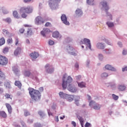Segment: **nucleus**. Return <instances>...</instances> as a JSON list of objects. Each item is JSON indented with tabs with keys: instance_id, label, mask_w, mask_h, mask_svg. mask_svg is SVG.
I'll list each match as a JSON object with an SVG mask.
<instances>
[{
	"instance_id": "f257e3e1",
	"label": "nucleus",
	"mask_w": 127,
	"mask_h": 127,
	"mask_svg": "<svg viewBox=\"0 0 127 127\" xmlns=\"http://www.w3.org/2000/svg\"><path fill=\"white\" fill-rule=\"evenodd\" d=\"M66 77L67 76L65 74L63 78L62 87L63 89H65L66 88L70 93H76L77 91V87L75 85L71 84L73 81V78L70 76L66 78Z\"/></svg>"
},
{
	"instance_id": "f03ea898",
	"label": "nucleus",
	"mask_w": 127,
	"mask_h": 127,
	"mask_svg": "<svg viewBox=\"0 0 127 127\" xmlns=\"http://www.w3.org/2000/svg\"><path fill=\"white\" fill-rule=\"evenodd\" d=\"M28 90L31 99L34 100V101H38V100H40L41 94L39 91L35 90L32 88H29Z\"/></svg>"
},
{
	"instance_id": "7ed1b4c3",
	"label": "nucleus",
	"mask_w": 127,
	"mask_h": 127,
	"mask_svg": "<svg viewBox=\"0 0 127 127\" xmlns=\"http://www.w3.org/2000/svg\"><path fill=\"white\" fill-rule=\"evenodd\" d=\"M66 52L70 55H72L73 56H78V51L73 48V47L68 45L66 46L65 50Z\"/></svg>"
},
{
	"instance_id": "20e7f679",
	"label": "nucleus",
	"mask_w": 127,
	"mask_h": 127,
	"mask_svg": "<svg viewBox=\"0 0 127 127\" xmlns=\"http://www.w3.org/2000/svg\"><path fill=\"white\" fill-rule=\"evenodd\" d=\"M89 106L91 107V108H93L94 110H96V111H99V110H100L101 108H102V105L96 103V102L93 100H91L89 102Z\"/></svg>"
},
{
	"instance_id": "39448f33",
	"label": "nucleus",
	"mask_w": 127,
	"mask_h": 127,
	"mask_svg": "<svg viewBox=\"0 0 127 127\" xmlns=\"http://www.w3.org/2000/svg\"><path fill=\"white\" fill-rule=\"evenodd\" d=\"M61 0H50L49 4L51 9H56V7L58 5V2Z\"/></svg>"
},
{
	"instance_id": "423d86ee",
	"label": "nucleus",
	"mask_w": 127,
	"mask_h": 127,
	"mask_svg": "<svg viewBox=\"0 0 127 127\" xmlns=\"http://www.w3.org/2000/svg\"><path fill=\"white\" fill-rule=\"evenodd\" d=\"M100 6L102 10H105V12L110 9V6H109L108 2L106 1H102L100 2Z\"/></svg>"
},
{
	"instance_id": "0eeeda50",
	"label": "nucleus",
	"mask_w": 127,
	"mask_h": 127,
	"mask_svg": "<svg viewBox=\"0 0 127 127\" xmlns=\"http://www.w3.org/2000/svg\"><path fill=\"white\" fill-rule=\"evenodd\" d=\"M45 69L46 73L48 74H52L53 72H54V67L52 64H47L45 66Z\"/></svg>"
},
{
	"instance_id": "6e6552de",
	"label": "nucleus",
	"mask_w": 127,
	"mask_h": 127,
	"mask_svg": "<svg viewBox=\"0 0 127 127\" xmlns=\"http://www.w3.org/2000/svg\"><path fill=\"white\" fill-rule=\"evenodd\" d=\"M33 10V8L30 6H28L27 7H22L20 9V11L21 12H23L24 13H31Z\"/></svg>"
},
{
	"instance_id": "1a4fd4ad",
	"label": "nucleus",
	"mask_w": 127,
	"mask_h": 127,
	"mask_svg": "<svg viewBox=\"0 0 127 127\" xmlns=\"http://www.w3.org/2000/svg\"><path fill=\"white\" fill-rule=\"evenodd\" d=\"M45 22V20L42 18L41 16H38L35 19V23L37 25H41V24H43Z\"/></svg>"
},
{
	"instance_id": "9d476101",
	"label": "nucleus",
	"mask_w": 127,
	"mask_h": 127,
	"mask_svg": "<svg viewBox=\"0 0 127 127\" xmlns=\"http://www.w3.org/2000/svg\"><path fill=\"white\" fill-rule=\"evenodd\" d=\"M106 86L108 88L110 87L113 91L117 90V83L115 81L107 83L106 84Z\"/></svg>"
},
{
	"instance_id": "9b49d317",
	"label": "nucleus",
	"mask_w": 127,
	"mask_h": 127,
	"mask_svg": "<svg viewBox=\"0 0 127 127\" xmlns=\"http://www.w3.org/2000/svg\"><path fill=\"white\" fill-rule=\"evenodd\" d=\"M105 68L106 70H108V71H112V72L118 71V69H117V68L115 67V66H113L110 64H107L105 65Z\"/></svg>"
},
{
	"instance_id": "f8f14e48",
	"label": "nucleus",
	"mask_w": 127,
	"mask_h": 127,
	"mask_svg": "<svg viewBox=\"0 0 127 127\" xmlns=\"http://www.w3.org/2000/svg\"><path fill=\"white\" fill-rule=\"evenodd\" d=\"M117 90L119 92H125L127 91V86L123 83L119 84L117 86Z\"/></svg>"
},
{
	"instance_id": "ddd939ff",
	"label": "nucleus",
	"mask_w": 127,
	"mask_h": 127,
	"mask_svg": "<svg viewBox=\"0 0 127 127\" xmlns=\"http://www.w3.org/2000/svg\"><path fill=\"white\" fill-rule=\"evenodd\" d=\"M96 47L97 49L103 50L106 48V44L103 42H98L96 44Z\"/></svg>"
},
{
	"instance_id": "4468645a",
	"label": "nucleus",
	"mask_w": 127,
	"mask_h": 127,
	"mask_svg": "<svg viewBox=\"0 0 127 127\" xmlns=\"http://www.w3.org/2000/svg\"><path fill=\"white\" fill-rule=\"evenodd\" d=\"M84 44L86 45V49H90V50H92L91 41H90V39L84 38Z\"/></svg>"
},
{
	"instance_id": "2eb2a0df",
	"label": "nucleus",
	"mask_w": 127,
	"mask_h": 127,
	"mask_svg": "<svg viewBox=\"0 0 127 127\" xmlns=\"http://www.w3.org/2000/svg\"><path fill=\"white\" fill-rule=\"evenodd\" d=\"M61 19L63 23L65 25H70V23L69 21H68V20H67V16H66V15L63 14L61 16Z\"/></svg>"
},
{
	"instance_id": "dca6fc26",
	"label": "nucleus",
	"mask_w": 127,
	"mask_h": 127,
	"mask_svg": "<svg viewBox=\"0 0 127 127\" xmlns=\"http://www.w3.org/2000/svg\"><path fill=\"white\" fill-rule=\"evenodd\" d=\"M0 65H6L7 64V59L5 57L0 56Z\"/></svg>"
},
{
	"instance_id": "f3484780",
	"label": "nucleus",
	"mask_w": 127,
	"mask_h": 127,
	"mask_svg": "<svg viewBox=\"0 0 127 127\" xmlns=\"http://www.w3.org/2000/svg\"><path fill=\"white\" fill-rule=\"evenodd\" d=\"M52 35L54 38H57V39H61V38H62V36L60 34L59 32L57 31L54 32Z\"/></svg>"
},
{
	"instance_id": "a211bd4d",
	"label": "nucleus",
	"mask_w": 127,
	"mask_h": 127,
	"mask_svg": "<svg viewBox=\"0 0 127 127\" xmlns=\"http://www.w3.org/2000/svg\"><path fill=\"white\" fill-rule=\"evenodd\" d=\"M50 32V30L48 28H44L43 30L41 32V34L43 36V37H46V35Z\"/></svg>"
},
{
	"instance_id": "6ab92c4d",
	"label": "nucleus",
	"mask_w": 127,
	"mask_h": 127,
	"mask_svg": "<svg viewBox=\"0 0 127 127\" xmlns=\"http://www.w3.org/2000/svg\"><path fill=\"white\" fill-rule=\"evenodd\" d=\"M30 56L33 61H35V59H37L38 56H39V54L38 53L34 52L30 54Z\"/></svg>"
},
{
	"instance_id": "aec40b11",
	"label": "nucleus",
	"mask_w": 127,
	"mask_h": 127,
	"mask_svg": "<svg viewBox=\"0 0 127 127\" xmlns=\"http://www.w3.org/2000/svg\"><path fill=\"white\" fill-rule=\"evenodd\" d=\"M108 28H114L115 27V23L111 21H107L106 23Z\"/></svg>"
},
{
	"instance_id": "412c9836",
	"label": "nucleus",
	"mask_w": 127,
	"mask_h": 127,
	"mask_svg": "<svg viewBox=\"0 0 127 127\" xmlns=\"http://www.w3.org/2000/svg\"><path fill=\"white\" fill-rule=\"evenodd\" d=\"M103 52L107 55H111V54H113V50L111 48L104 49Z\"/></svg>"
},
{
	"instance_id": "4be33fe9",
	"label": "nucleus",
	"mask_w": 127,
	"mask_h": 127,
	"mask_svg": "<svg viewBox=\"0 0 127 127\" xmlns=\"http://www.w3.org/2000/svg\"><path fill=\"white\" fill-rule=\"evenodd\" d=\"M75 14L76 16L80 17V16H82V15H83V11H82V9L80 8H77L75 10Z\"/></svg>"
},
{
	"instance_id": "5701e85b",
	"label": "nucleus",
	"mask_w": 127,
	"mask_h": 127,
	"mask_svg": "<svg viewBox=\"0 0 127 127\" xmlns=\"http://www.w3.org/2000/svg\"><path fill=\"white\" fill-rule=\"evenodd\" d=\"M21 53V48L20 47H17L14 52V55L17 56Z\"/></svg>"
},
{
	"instance_id": "b1692460",
	"label": "nucleus",
	"mask_w": 127,
	"mask_h": 127,
	"mask_svg": "<svg viewBox=\"0 0 127 127\" xmlns=\"http://www.w3.org/2000/svg\"><path fill=\"white\" fill-rule=\"evenodd\" d=\"M68 102H72L74 100V95L67 94L66 97L65 98Z\"/></svg>"
},
{
	"instance_id": "393cba45",
	"label": "nucleus",
	"mask_w": 127,
	"mask_h": 127,
	"mask_svg": "<svg viewBox=\"0 0 127 127\" xmlns=\"http://www.w3.org/2000/svg\"><path fill=\"white\" fill-rule=\"evenodd\" d=\"M12 71H13L15 75H18V74H19V69L17 66H13L12 67Z\"/></svg>"
},
{
	"instance_id": "a878e982",
	"label": "nucleus",
	"mask_w": 127,
	"mask_h": 127,
	"mask_svg": "<svg viewBox=\"0 0 127 127\" xmlns=\"http://www.w3.org/2000/svg\"><path fill=\"white\" fill-rule=\"evenodd\" d=\"M78 86L79 87V88H86V82H78Z\"/></svg>"
},
{
	"instance_id": "bb28decb",
	"label": "nucleus",
	"mask_w": 127,
	"mask_h": 127,
	"mask_svg": "<svg viewBox=\"0 0 127 127\" xmlns=\"http://www.w3.org/2000/svg\"><path fill=\"white\" fill-rule=\"evenodd\" d=\"M5 106L7 109L8 113H9V114H11V112L12 111V109L11 108V106H10L8 103H6L5 104Z\"/></svg>"
},
{
	"instance_id": "cd10ccee",
	"label": "nucleus",
	"mask_w": 127,
	"mask_h": 127,
	"mask_svg": "<svg viewBox=\"0 0 127 127\" xmlns=\"http://www.w3.org/2000/svg\"><path fill=\"white\" fill-rule=\"evenodd\" d=\"M106 14L110 20H113V14L112 13L107 11L106 12Z\"/></svg>"
},
{
	"instance_id": "c85d7f7f",
	"label": "nucleus",
	"mask_w": 127,
	"mask_h": 127,
	"mask_svg": "<svg viewBox=\"0 0 127 127\" xmlns=\"http://www.w3.org/2000/svg\"><path fill=\"white\" fill-rule=\"evenodd\" d=\"M67 95V94L64 93L63 92H60L59 93V96L62 99H66Z\"/></svg>"
},
{
	"instance_id": "c756f323",
	"label": "nucleus",
	"mask_w": 127,
	"mask_h": 127,
	"mask_svg": "<svg viewBox=\"0 0 127 127\" xmlns=\"http://www.w3.org/2000/svg\"><path fill=\"white\" fill-rule=\"evenodd\" d=\"M24 75L26 77H29V76H30V75H31L30 70H25L24 71Z\"/></svg>"
},
{
	"instance_id": "7c9ffc66",
	"label": "nucleus",
	"mask_w": 127,
	"mask_h": 127,
	"mask_svg": "<svg viewBox=\"0 0 127 127\" xmlns=\"http://www.w3.org/2000/svg\"><path fill=\"white\" fill-rule=\"evenodd\" d=\"M15 85L19 88V89H21V86H22V84H21V82L19 81H15Z\"/></svg>"
},
{
	"instance_id": "2f4dec72",
	"label": "nucleus",
	"mask_w": 127,
	"mask_h": 127,
	"mask_svg": "<svg viewBox=\"0 0 127 127\" xmlns=\"http://www.w3.org/2000/svg\"><path fill=\"white\" fill-rule=\"evenodd\" d=\"M0 117H2V118L5 119V118H7V115H6V113H5V112L0 111Z\"/></svg>"
},
{
	"instance_id": "473e14b6",
	"label": "nucleus",
	"mask_w": 127,
	"mask_h": 127,
	"mask_svg": "<svg viewBox=\"0 0 127 127\" xmlns=\"http://www.w3.org/2000/svg\"><path fill=\"white\" fill-rule=\"evenodd\" d=\"M110 75L107 72H103L101 73V78L104 79V78H107V77H109Z\"/></svg>"
},
{
	"instance_id": "72a5a7b5",
	"label": "nucleus",
	"mask_w": 127,
	"mask_h": 127,
	"mask_svg": "<svg viewBox=\"0 0 127 127\" xmlns=\"http://www.w3.org/2000/svg\"><path fill=\"white\" fill-rule=\"evenodd\" d=\"M98 58L100 61H103L104 60V55L101 53L98 54Z\"/></svg>"
},
{
	"instance_id": "f704fd0d",
	"label": "nucleus",
	"mask_w": 127,
	"mask_h": 127,
	"mask_svg": "<svg viewBox=\"0 0 127 127\" xmlns=\"http://www.w3.org/2000/svg\"><path fill=\"white\" fill-rule=\"evenodd\" d=\"M1 10L4 14H7V13H8V10H7L4 7H2Z\"/></svg>"
},
{
	"instance_id": "c9c22d12",
	"label": "nucleus",
	"mask_w": 127,
	"mask_h": 127,
	"mask_svg": "<svg viewBox=\"0 0 127 127\" xmlns=\"http://www.w3.org/2000/svg\"><path fill=\"white\" fill-rule=\"evenodd\" d=\"M3 21L7 23H10L11 22V19L9 17L6 18L5 19H3Z\"/></svg>"
},
{
	"instance_id": "e433bc0d",
	"label": "nucleus",
	"mask_w": 127,
	"mask_h": 127,
	"mask_svg": "<svg viewBox=\"0 0 127 127\" xmlns=\"http://www.w3.org/2000/svg\"><path fill=\"white\" fill-rule=\"evenodd\" d=\"M4 43H5V40H4V38H1L0 39V46H1V45H3Z\"/></svg>"
},
{
	"instance_id": "4c0bfd02",
	"label": "nucleus",
	"mask_w": 127,
	"mask_h": 127,
	"mask_svg": "<svg viewBox=\"0 0 127 127\" xmlns=\"http://www.w3.org/2000/svg\"><path fill=\"white\" fill-rule=\"evenodd\" d=\"M87 4L90 5H93L94 4V0H87Z\"/></svg>"
},
{
	"instance_id": "58836bf2",
	"label": "nucleus",
	"mask_w": 127,
	"mask_h": 127,
	"mask_svg": "<svg viewBox=\"0 0 127 127\" xmlns=\"http://www.w3.org/2000/svg\"><path fill=\"white\" fill-rule=\"evenodd\" d=\"M112 97L113 100H114L115 101H118V100H119V96L116 95L115 94H112Z\"/></svg>"
},
{
	"instance_id": "ea45409f",
	"label": "nucleus",
	"mask_w": 127,
	"mask_h": 127,
	"mask_svg": "<svg viewBox=\"0 0 127 127\" xmlns=\"http://www.w3.org/2000/svg\"><path fill=\"white\" fill-rule=\"evenodd\" d=\"M13 15L14 17H16V18H19L18 14H17V11H14L13 12Z\"/></svg>"
},
{
	"instance_id": "a19ab883",
	"label": "nucleus",
	"mask_w": 127,
	"mask_h": 127,
	"mask_svg": "<svg viewBox=\"0 0 127 127\" xmlns=\"http://www.w3.org/2000/svg\"><path fill=\"white\" fill-rule=\"evenodd\" d=\"M38 114L41 118H43V117L45 116V114L44 113V112H43V111H39Z\"/></svg>"
},
{
	"instance_id": "79ce46f5",
	"label": "nucleus",
	"mask_w": 127,
	"mask_h": 127,
	"mask_svg": "<svg viewBox=\"0 0 127 127\" xmlns=\"http://www.w3.org/2000/svg\"><path fill=\"white\" fill-rule=\"evenodd\" d=\"M4 73L0 70V79H4Z\"/></svg>"
},
{
	"instance_id": "37998d69",
	"label": "nucleus",
	"mask_w": 127,
	"mask_h": 127,
	"mask_svg": "<svg viewBox=\"0 0 127 127\" xmlns=\"http://www.w3.org/2000/svg\"><path fill=\"white\" fill-rule=\"evenodd\" d=\"M3 31V34H4V35H8L9 34V32H8V31H7V30L5 29H3L2 30Z\"/></svg>"
},
{
	"instance_id": "c03bdc74",
	"label": "nucleus",
	"mask_w": 127,
	"mask_h": 127,
	"mask_svg": "<svg viewBox=\"0 0 127 127\" xmlns=\"http://www.w3.org/2000/svg\"><path fill=\"white\" fill-rule=\"evenodd\" d=\"M4 86L8 88V89H10V83H8V82H5L4 83Z\"/></svg>"
},
{
	"instance_id": "a18cd8bd",
	"label": "nucleus",
	"mask_w": 127,
	"mask_h": 127,
	"mask_svg": "<svg viewBox=\"0 0 127 127\" xmlns=\"http://www.w3.org/2000/svg\"><path fill=\"white\" fill-rule=\"evenodd\" d=\"M8 50H9L8 48L7 47L4 48L3 50V53H4V54H6V53L8 52Z\"/></svg>"
},
{
	"instance_id": "49530a36",
	"label": "nucleus",
	"mask_w": 127,
	"mask_h": 127,
	"mask_svg": "<svg viewBox=\"0 0 127 127\" xmlns=\"http://www.w3.org/2000/svg\"><path fill=\"white\" fill-rule=\"evenodd\" d=\"M105 41L106 44H108V45H110V46H113V43L111 42L110 41L108 40H105Z\"/></svg>"
},
{
	"instance_id": "de8ad7c7",
	"label": "nucleus",
	"mask_w": 127,
	"mask_h": 127,
	"mask_svg": "<svg viewBox=\"0 0 127 127\" xmlns=\"http://www.w3.org/2000/svg\"><path fill=\"white\" fill-rule=\"evenodd\" d=\"M90 60H86V67H87V68H89V67H90Z\"/></svg>"
},
{
	"instance_id": "09e8293b",
	"label": "nucleus",
	"mask_w": 127,
	"mask_h": 127,
	"mask_svg": "<svg viewBox=\"0 0 127 127\" xmlns=\"http://www.w3.org/2000/svg\"><path fill=\"white\" fill-rule=\"evenodd\" d=\"M74 101H80V96L74 95Z\"/></svg>"
},
{
	"instance_id": "8fccbe9b",
	"label": "nucleus",
	"mask_w": 127,
	"mask_h": 127,
	"mask_svg": "<svg viewBox=\"0 0 127 127\" xmlns=\"http://www.w3.org/2000/svg\"><path fill=\"white\" fill-rule=\"evenodd\" d=\"M122 54L124 56L127 55V49H124L122 51Z\"/></svg>"
},
{
	"instance_id": "3c124183",
	"label": "nucleus",
	"mask_w": 127,
	"mask_h": 127,
	"mask_svg": "<svg viewBox=\"0 0 127 127\" xmlns=\"http://www.w3.org/2000/svg\"><path fill=\"white\" fill-rule=\"evenodd\" d=\"M30 115V113L27 110H25L24 111V116H25V117H27V116H29Z\"/></svg>"
},
{
	"instance_id": "603ef678",
	"label": "nucleus",
	"mask_w": 127,
	"mask_h": 127,
	"mask_svg": "<svg viewBox=\"0 0 127 127\" xmlns=\"http://www.w3.org/2000/svg\"><path fill=\"white\" fill-rule=\"evenodd\" d=\"M81 78L82 76L81 75H77L75 76V80L77 81H80Z\"/></svg>"
},
{
	"instance_id": "864d4df0",
	"label": "nucleus",
	"mask_w": 127,
	"mask_h": 127,
	"mask_svg": "<svg viewBox=\"0 0 127 127\" xmlns=\"http://www.w3.org/2000/svg\"><path fill=\"white\" fill-rule=\"evenodd\" d=\"M122 72L127 71V66H124V67L122 68Z\"/></svg>"
},
{
	"instance_id": "5fc2aeb1",
	"label": "nucleus",
	"mask_w": 127,
	"mask_h": 127,
	"mask_svg": "<svg viewBox=\"0 0 127 127\" xmlns=\"http://www.w3.org/2000/svg\"><path fill=\"white\" fill-rule=\"evenodd\" d=\"M31 28H28V30L27 31V35H31Z\"/></svg>"
},
{
	"instance_id": "6e6d98bb",
	"label": "nucleus",
	"mask_w": 127,
	"mask_h": 127,
	"mask_svg": "<svg viewBox=\"0 0 127 127\" xmlns=\"http://www.w3.org/2000/svg\"><path fill=\"white\" fill-rule=\"evenodd\" d=\"M34 127H42V126L40 123H36L35 124Z\"/></svg>"
},
{
	"instance_id": "4d7b16f0",
	"label": "nucleus",
	"mask_w": 127,
	"mask_h": 127,
	"mask_svg": "<svg viewBox=\"0 0 127 127\" xmlns=\"http://www.w3.org/2000/svg\"><path fill=\"white\" fill-rule=\"evenodd\" d=\"M5 97L6 99H9L10 98V95L8 93H6L5 95ZM10 99H11V98H10Z\"/></svg>"
},
{
	"instance_id": "13d9d810",
	"label": "nucleus",
	"mask_w": 127,
	"mask_h": 127,
	"mask_svg": "<svg viewBox=\"0 0 127 127\" xmlns=\"http://www.w3.org/2000/svg\"><path fill=\"white\" fill-rule=\"evenodd\" d=\"M49 45H54V41L53 40H50L49 41Z\"/></svg>"
},
{
	"instance_id": "bf43d9fd",
	"label": "nucleus",
	"mask_w": 127,
	"mask_h": 127,
	"mask_svg": "<svg viewBox=\"0 0 127 127\" xmlns=\"http://www.w3.org/2000/svg\"><path fill=\"white\" fill-rule=\"evenodd\" d=\"M7 42L8 44H9V43H11L12 42V39L11 38L8 39Z\"/></svg>"
},
{
	"instance_id": "052dcab7",
	"label": "nucleus",
	"mask_w": 127,
	"mask_h": 127,
	"mask_svg": "<svg viewBox=\"0 0 127 127\" xmlns=\"http://www.w3.org/2000/svg\"><path fill=\"white\" fill-rule=\"evenodd\" d=\"M45 26H46V27L51 26V23H50V22H47L45 24Z\"/></svg>"
},
{
	"instance_id": "680f3d73",
	"label": "nucleus",
	"mask_w": 127,
	"mask_h": 127,
	"mask_svg": "<svg viewBox=\"0 0 127 127\" xmlns=\"http://www.w3.org/2000/svg\"><path fill=\"white\" fill-rule=\"evenodd\" d=\"M47 111H48V113L49 116H53L52 113H51V111H50V110L48 109Z\"/></svg>"
},
{
	"instance_id": "e2e57ef3",
	"label": "nucleus",
	"mask_w": 127,
	"mask_h": 127,
	"mask_svg": "<svg viewBox=\"0 0 127 127\" xmlns=\"http://www.w3.org/2000/svg\"><path fill=\"white\" fill-rule=\"evenodd\" d=\"M118 45H119V47H123V44L121 42H118Z\"/></svg>"
},
{
	"instance_id": "0e129e2a",
	"label": "nucleus",
	"mask_w": 127,
	"mask_h": 127,
	"mask_svg": "<svg viewBox=\"0 0 127 127\" xmlns=\"http://www.w3.org/2000/svg\"><path fill=\"white\" fill-rule=\"evenodd\" d=\"M80 44H85V41H84V39L83 40H81L80 42H79Z\"/></svg>"
},
{
	"instance_id": "69168bd1",
	"label": "nucleus",
	"mask_w": 127,
	"mask_h": 127,
	"mask_svg": "<svg viewBox=\"0 0 127 127\" xmlns=\"http://www.w3.org/2000/svg\"><path fill=\"white\" fill-rule=\"evenodd\" d=\"M32 79H33V80H36V81H38V78H37V77L36 76H32Z\"/></svg>"
},
{
	"instance_id": "338daca9",
	"label": "nucleus",
	"mask_w": 127,
	"mask_h": 127,
	"mask_svg": "<svg viewBox=\"0 0 127 127\" xmlns=\"http://www.w3.org/2000/svg\"><path fill=\"white\" fill-rule=\"evenodd\" d=\"M79 102H80V101H74V103L77 106H80V103Z\"/></svg>"
},
{
	"instance_id": "774afa93",
	"label": "nucleus",
	"mask_w": 127,
	"mask_h": 127,
	"mask_svg": "<svg viewBox=\"0 0 127 127\" xmlns=\"http://www.w3.org/2000/svg\"><path fill=\"white\" fill-rule=\"evenodd\" d=\"M74 66L75 68L78 69V68H79V64L78 63H76Z\"/></svg>"
}]
</instances>
